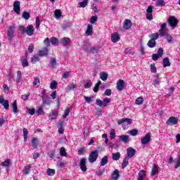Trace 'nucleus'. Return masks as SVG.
Wrapping results in <instances>:
<instances>
[{
  "label": "nucleus",
  "instance_id": "60",
  "mask_svg": "<svg viewBox=\"0 0 180 180\" xmlns=\"http://www.w3.org/2000/svg\"><path fill=\"white\" fill-rule=\"evenodd\" d=\"M129 134L131 136H137V134H139V130L133 129L129 131Z\"/></svg>",
  "mask_w": 180,
  "mask_h": 180
},
{
  "label": "nucleus",
  "instance_id": "6",
  "mask_svg": "<svg viewBox=\"0 0 180 180\" xmlns=\"http://www.w3.org/2000/svg\"><path fill=\"white\" fill-rule=\"evenodd\" d=\"M149 141H151V134L150 132L147 133L143 139H141V144L145 146L148 143Z\"/></svg>",
  "mask_w": 180,
  "mask_h": 180
},
{
  "label": "nucleus",
  "instance_id": "28",
  "mask_svg": "<svg viewBox=\"0 0 180 180\" xmlns=\"http://www.w3.org/2000/svg\"><path fill=\"white\" fill-rule=\"evenodd\" d=\"M129 135H121L120 136V141H122V143H124L125 144L127 143H129Z\"/></svg>",
  "mask_w": 180,
  "mask_h": 180
},
{
  "label": "nucleus",
  "instance_id": "36",
  "mask_svg": "<svg viewBox=\"0 0 180 180\" xmlns=\"http://www.w3.org/2000/svg\"><path fill=\"white\" fill-rule=\"evenodd\" d=\"M33 85L34 86H40V77L38 76L35 77L33 82Z\"/></svg>",
  "mask_w": 180,
  "mask_h": 180
},
{
  "label": "nucleus",
  "instance_id": "53",
  "mask_svg": "<svg viewBox=\"0 0 180 180\" xmlns=\"http://www.w3.org/2000/svg\"><path fill=\"white\" fill-rule=\"evenodd\" d=\"M61 11L59 9L55 10V18H56V19H60V18H61Z\"/></svg>",
  "mask_w": 180,
  "mask_h": 180
},
{
  "label": "nucleus",
  "instance_id": "32",
  "mask_svg": "<svg viewBox=\"0 0 180 180\" xmlns=\"http://www.w3.org/2000/svg\"><path fill=\"white\" fill-rule=\"evenodd\" d=\"M98 51H99L98 46H92L90 48L91 54H98Z\"/></svg>",
  "mask_w": 180,
  "mask_h": 180
},
{
  "label": "nucleus",
  "instance_id": "22",
  "mask_svg": "<svg viewBox=\"0 0 180 180\" xmlns=\"http://www.w3.org/2000/svg\"><path fill=\"white\" fill-rule=\"evenodd\" d=\"M108 162H109V157L108 155L103 157L100 162L101 167H105V165H106V164H108Z\"/></svg>",
  "mask_w": 180,
  "mask_h": 180
},
{
  "label": "nucleus",
  "instance_id": "42",
  "mask_svg": "<svg viewBox=\"0 0 180 180\" xmlns=\"http://www.w3.org/2000/svg\"><path fill=\"white\" fill-rule=\"evenodd\" d=\"M56 174V170L54 169H50L49 168L46 171V174L49 176H53Z\"/></svg>",
  "mask_w": 180,
  "mask_h": 180
},
{
  "label": "nucleus",
  "instance_id": "18",
  "mask_svg": "<svg viewBox=\"0 0 180 180\" xmlns=\"http://www.w3.org/2000/svg\"><path fill=\"white\" fill-rule=\"evenodd\" d=\"M112 179L113 180H117L119 179V177L120 176V171L119 169H115L111 174Z\"/></svg>",
  "mask_w": 180,
  "mask_h": 180
},
{
  "label": "nucleus",
  "instance_id": "7",
  "mask_svg": "<svg viewBox=\"0 0 180 180\" xmlns=\"http://www.w3.org/2000/svg\"><path fill=\"white\" fill-rule=\"evenodd\" d=\"M13 11L15 13H17V15H19L20 13V1H15L13 4Z\"/></svg>",
  "mask_w": 180,
  "mask_h": 180
},
{
  "label": "nucleus",
  "instance_id": "27",
  "mask_svg": "<svg viewBox=\"0 0 180 180\" xmlns=\"http://www.w3.org/2000/svg\"><path fill=\"white\" fill-rule=\"evenodd\" d=\"M11 107L13 108V112H14L15 114L19 112V110H18V102H16V101H13L12 102Z\"/></svg>",
  "mask_w": 180,
  "mask_h": 180
},
{
  "label": "nucleus",
  "instance_id": "26",
  "mask_svg": "<svg viewBox=\"0 0 180 180\" xmlns=\"http://www.w3.org/2000/svg\"><path fill=\"white\" fill-rule=\"evenodd\" d=\"M162 65L163 67H171V62H169V58L166 57L163 59L162 61Z\"/></svg>",
  "mask_w": 180,
  "mask_h": 180
},
{
  "label": "nucleus",
  "instance_id": "20",
  "mask_svg": "<svg viewBox=\"0 0 180 180\" xmlns=\"http://www.w3.org/2000/svg\"><path fill=\"white\" fill-rule=\"evenodd\" d=\"M6 77L11 84L15 82V75H13L12 72H8L7 75H6Z\"/></svg>",
  "mask_w": 180,
  "mask_h": 180
},
{
  "label": "nucleus",
  "instance_id": "44",
  "mask_svg": "<svg viewBox=\"0 0 180 180\" xmlns=\"http://www.w3.org/2000/svg\"><path fill=\"white\" fill-rule=\"evenodd\" d=\"M39 61H40V58L36 55L31 58L32 64H36V63H39Z\"/></svg>",
  "mask_w": 180,
  "mask_h": 180
},
{
  "label": "nucleus",
  "instance_id": "37",
  "mask_svg": "<svg viewBox=\"0 0 180 180\" xmlns=\"http://www.w3.org/2000/svg\"><path fill=\"white\" fill-rule=\"evenodd\" d=\"M129 165V158H124L122 164V169H124L126 167Z\"/></svg>",
  "mask_w": 180,
  "mask_h": 180
},
{
  "label": "nucleus",
  "instance_id": "33",
  "mask_svg": "<svg viewBox=\"0 0 180 180\" xmlns=\"http://www.w3.org/2000/svg\"><path fill=\"white\" fill-rule=\"evenodd\" d=\"M22 134L24 137V141L26 143V141H27V134H29V131H27V128L22 129Z\"/></svg>",
  "mask_w": 180,
  "mask_h": 180
},
{
  "label": "nucleus",
  "instance_id": "16",
  "mask_svg": "<svg viewBox=\"0 0 180 180\" xmlns=\"http://www.w3.org/2000/svg\"><path fill=\"white\" fill-rule=\"evenodd\" d=\"M127 154L128 158H132L133 155L136 154V150H134V148L129 147L127 149Z\"/></svg>",
  "mask_w": 180,
  "mask_h": 180
},
{
  "label": "nucleus",
  "instance_id": "51",
  "mask_svg": "<svg viewBox=\"0 0 180 180\" xmlns=\"http://www.w3.org/2000/svg\"><path fill=\"white\" fill-rule=\"evenodd\" d=\"M150 72L153 74H157V68L155 67V63H153L150 65Z\"/></svg>",
  "mask_w": 180,
  "mask_h": 180
},
{
  "label": "nucleus",
  "instance_id": "55",
  "mask_svg": "<svg viewBox=\"0 0 180 180\" xmlns=\"http://www.w3.org/2000/svg\"><path fill=\"white\" fill-rule=\"evenodd\" d=\"M56 64H57V60L56 59V58H52L51 59V65L52 68H56Z\"/></svg>",
  "mask_w": 180,
  "mask_h": 180
},
{
  "label": "nucleus",
  "instance_id": "9",
  "mask_svg": "<svg viewBox=\"0 0 180 180\" xmlns=\"http://www.w3.org/2000/svg\"><path fill=\"white\" fill-rule=\"evenodd\" d=\"M25 33L27 36H33L34 34V27L32 25H29L25 30Z\"/></svg>",
  "mask_w": 180,
  "mask_h": 180
},
{
  "label": "nucleus",
  "instance_id": "63",
  "mask_svg": "<svg viewBox=\"0 0 180 180\" xmlns=\"http://www.w3.org/2000/svg\"><path fill=\"white\" fill-rule=\"evenodd\" d=\"M70 108H66L65 110V111H64V114H63V117H67L68 116H69L70 115Z\"/></svg>",
  "mask_w": 180,
  "mask_h": 180
},
{
  "label": "nucleus",
  "instance_id": "40",
  "mask_svg": "<svg viewBox=\"0 0 180 180\" xmlns=\"http://www.w3.org/2000/svg\"><path fill=\"white\" fill-rule=\"evenodd\" d=\"M112 158L114 161L119 160L120 159V153H112Z\"/></svg>",
  "mask_w": 180,
  "mask_h": 180
},
{
  "label": "nucleus",
  "instance_id": "43",
  "mask_svg": "<svg viewBox=\"0 0 180 180\" xmlns=\"http://www.w3.org/2000/svg\"><path fill=\"white\" fill-rule=\"evenodd\" d=\"M100 78L102 81H106L108 79V73L105 72L100 73Z\"/></svg>",
  "mask_w": 180,
  "mask_h": 180
},
{
  "label": "nucleus",
  "instance_id": "14",
  "mask_svg": "<svg viewBox=\"0 0 180 180\" xmlns=\"http://www.w3.org/2000/svg\"><path fill=\"white\" fill-rule=\"evenodd\" d=\"M167 30V23H163L160 25V29L159 30V33L160 34L161 37H164L165 36V32Z\"/></svg>",
  "mask_w": 180,
  "mask_h": 180
},
{
  "label": "nucleus",
  "instance_id": "25",
  "mask_svg": "<svg viewBox=\"0 0 180 180\" xmlns=\"http://www.w3.org/2000/svg\"><path fill=\"white\" fill-rule=\"evenodd\" d=\"M93 29H94V27L92 26V25L89 24L87 25V30L86 31V34H87V36H92Z\"/></svg>",
  "mask_w": 180,
  "mask_h": 180
},
{
  "label": "nucleus",
  "instance_id": "64",
  "mask_svg": "<svg viewBox=\"0 0 180 180\" xmlns=\"http://www.w3.org/2000/svg\"><path fill=\"white\" fill-rule=\"evenodd\" d=\"M179 167H180V156L178 157L177 162L174 165V168H176V169L179 168Z\"/></svg>",
  "mask_w": 180,
  "mask_h": 180
},
{
  "label": "nucleus",
  "instance_id": "61",
  "mask_svg": "<svg viewBox=\"0 0 180 180\" xmlns=\"http://www.w3.org/2000/svg\"><path fill=\"white\" fill-rule=\"evenodd\" d=\"M19 30L21 32L22 34H25V33H26V27H25V25H20Z\"/></svg>",
  "mask_w": 180,
  "mask_h": 180
},
{
  "label": "nucleus",
  "instance_id": "11",
  "mask_svg": "<svg viewBox=\"0 0 180 180\" xmlns=\"http://www.w3.org/2000/svg\"><path fill=\"white\" fill-rule=\"evenodd\" d=\"M122 26L124 29H125V30H129V29H131L132 26L131 20L129 19H125L123 22Z\"/></svg>",
  "mask_w": 180,
  "mask_h": 180
},
{
  "label": "nucleus",
  "instance_id": "13",
  "mask_svg": "<svg viewBox=\"0 0 180 180\" xmlns=\"http://www.w3.org/2000/svg\"><path fill=\"white\" fill-rule=\"evenodd\" d=\"M38 56L39 57H44L46 56H49V49L48 47H44L42 50H39L38 53Z\"/></svg>",
  "mask_w": 180,
  "mask_h": 180
},
{
  "label": "nucleus",
  "instance_id": "2",
  "mask_svg": "<svg viewBox=\"0 0 180 180\" xmlns=\"http://www.w3.org/2000/svg\"><path fill=\"white\" fill-rule=\"evenodd\" d=\"M44 43L46 44V47H50V43H51L53 46H58V39L56 37H52L51 39L46 38Z\"/></svg>",
  "mask_w": 180,
  "mask_h": 180
},
{
  "label": "nucleus",
  "instance_id": "24",
  "mask_svg": "<svg viewBox=\"0 0 180 180\" xmlns=\"http://www.w3.org/2000/svg\"><path fill=\"white\" fill-rule=\"evenodd\" d=\"M43 103L46 106H49V105H51V100H50V97L49 96H46V97L42 98Z\"/></svg>",
  "mask_w": 180,
  "mask_h": 180
},
{
  "label": "nucleus",
  "instance_id": "57",
  "mask_svg": "<svg viewBox=\"0 0 180 180\" xmlns=\"http://www.w3.org/2000/svg\"><path fill=\"white\" fill-rule=\"evenodd\" d=\"M86 150V148H80L78 151H77V153H78V155H84V154H85V150Z\"/></svg>",
  "mask_w": 180,
  "mask_h": 180
},
{
  "label": "nucleus",
  "instance_id": "17",
  "mask_svg": "<svg viewBox=\"0 0 180 180\" xmlns=\"http://www.w3.org/2000/svg\"><path fill=\"white\" fill-rule=\"evenodd\" d=\"M57 116H58V111L57 110H53L49 115V120H56Z\"/></svg>",
  "mask_w": 180,
  "mask_h": 180
},
{
  "label": "nucleus",
  "instance_id": "30",
  "mask_svg": "<svg viewBox=\"0 0 180 180\" xmlns=\"http://www.w3.org/2000/svg\"><path fill=\"white\" fill-rule=\"evenodd\" d=\"M75 88H77V84H70L65 88V91L66 92H71V91H74Z\"/></svg>",
  "mask_w": 180,
  "mask_h": 180
},
{
  "label": "nucleus",
  "instance_id": "48",
  "mask_svg": "<svg viewBox=\"0 0 180 180\" xmlns=\"http://www.w3.org/2000/svg\"><path fill=\"white\" fill-rule=\"evenodd\" d=\"M57 82L56 80H53L52 82H51L50 84V89H56L57 88Z\"/></svg>",
  "mask_w": 180,
  "mask_h": 180
},
{
  "label": "nucleus",
  "instance_id": "3",
  "mask_svg": "<svg viewBox=\"0 0 180 180\" xmlns=\"http://www.w3.org/2000/svg\"><path fill=\"white\" fill-rule=\"evenodd\" d=\"M98 157H99V152L98 150L91 151L89 155V162L91 164L95 162L98 160Z\"/></svg>",
  "mask_w": 180,
  "mask_h": 180
},
{
  "label": "nucleus",
  "instance_id": "50",
  "mask_svg": "<svg viewBox=\"0 0 180 180\" xmlns=\"http://www.w3.org/2000/svg\"><path fill=\"white\" fill-rule=\"evenodd\" d=\"M110 101H111L110 98H105L103 100V106H104V107L108 106V103H110Z\"/></svg>",
  "mask_w": 180,
  "mask_h": 180
},
{
  "label": "nucleus",
  "instance_id": "58",
  "mask_svg": "<svg viewBox=\"0 0 180 180\" xmlns=\"http://www.w3.org/2000/svg\"><path fill=\"white\" fill-rule=\"evenodd\" d=\"M79 5L80 8H85V6H86V5H88V0H84L82 2H79Z\"/></svg>",
  "mask_w": 180,
  "mask_h": 180
},
{
  "label": "nucleus",
  "instance_id": "1",
  "mask_svg": "<svg viewBox=\"0 0 180 180\" xmlns=\"http://www.w3.org/2000/svg\"><path fill=\"white\" fill-rule=\"evenodd\" d=\"M15 29H16V27L15 26V24H13L8 27L7 39L8 40H12L13 39V37H15Z\"/></svg>",
  "mask_w": 180,
  "mask_h": 180
},
{
  "label": "nucleus",
  "instance_id": "56",
  "mask_svg": "<svg viewBox=\"0 0 180 180\" xmlns=\"http://www.w3.org/2000/svg\"><path fill=\"white\" fill-rule=\"evenodd\" d=\"M115 137H116V132L115 131V129H112L110 133V140H115Z\"/></svg>",
  "mask_w": 180,
  "mask_h": 180
},
{
  "label": "nucleus",
  "instance_id": "23",
  "mask_svg": "<svg viewBox=\"0 0 180 180\" xmlns=\"http://www.w3.org/2000/svg\"><path fill=\"white\" fill-rule=\"evenodd\" d=\"M158 174V165H154L152 169L150 175L151 176H154L155 175H157Z\"/></svg>",
  "mask_w": 180,
  "mask_h": 180
},
{
  "label": "nucleus",
  "instance_id": "31",
  "mask_svg": "<svg viewBox=\"0 0 180 180\" xmlns=\"http://www.w3.org/2000/svg\"><path fill=\"white\" fill-rule=\"evenodd\" d=\"M1 167H6V168H9V167H11V159H6L5 161L2 162Z\"/></svg>",
  "mask_w": 180,
  "mask_h": 180
},
{
  "label": "nucleus",
  "instance_id": "12",
  "mask_svg": "<svg viewBox=\"0 0 180 180\" xmlns=\"http://www.w3.org/2000/svg\"><path fill=\"white\" fill-rule=\"evenodd\" d=\"M166 123L167 124L174 126L178 124V119L175 117H170Z\"/></svg>",
  "mask_w": 180,
  "mask_h": 180
},
{
  "label": "nucleus",
  "instance_id": "54",
  "mask_svg": "<svg viewBox=\"0 0 180 180\" xmlns=\"http://www.w3.org/2000/svg\"><path fill=\"white\" fill-rule=\"evenodd\" d=\"M60 155L62 157H67V152L65 151V148H64V147L60 148Z\"/></svg>",
  "mask_w": 180,
  "mask_h": 180
},
{
  "label": "nucleus",
  "instance_id": "46",
  "mask_svg": "<svg viewBox=\"0 0 180 180\" xmlns=\"http://www.w3.org/2000/svg\"><path fill=\"white\" fill-rule=\"evenodd\" d=\"M143 102H144V98H143V97H139L135 101L136 105H142Z\"/></svg>",
  "mask_w": 180,
  "mask_h": 180
},
{
  "label": "nucleus",
  "instance_id": "10",
  "mask_svg": "<svg viewBox=\"0 0 180 180\" xmlns=\"http://www.w3.org/2000/svg\"><path fill=\"white\" fill-rule=\"evenodd\" d=\"M122 123H126L127 125L131 124V123H133V120L131 118H122L117 121V124L119 125L122 124Z\"/></svg>",
  "mask_w": 180,
  "mask_h": 180
},
{
  "label": "nucleus",
  "instance_id": "19",
  "mask_svg": "<svg viewBox=\"0 0 180 180\" xmlns=\"http://www.w3.org/2000/svg\"><path fill=\"white\" fill-rule=\"evenodd\" d=\"M119 40H120V37H119V34H117V32L111 35V41H112V43H117Z\"/></svg>",
  "mask_w": 180,
  "mask_h": 180
},
{
  "label": "nucleus",
  "instance_id": "5",
  "mask_svg": "<svg viewBox=\"0 0 180 180\" xmlns=\"http://www.w3.org/2000/svg\"><path fill=\"white\" fill-rule=\"evenodd\" d=\"M168 23L172 27H175L178 25V19L174 16H170L168 18Z\"/></svg>",
  "mask_w": 180,
  "mask_h": 180
},
{
  "label": "nucleus",
  "instance_id": "39",
  "mask_svg": "<svg viewBox=\"0 0 180 180\" xmlns=\"http://www.w3.org/2000/svg\"><path fill=\"white\" fill-rule=\"evenodd\" d=\"M160 84H161V82H160V77L156 76L153 79V85L154 86H160Z\"/></svg>",
  "mask_w": 180,
  "mask_h": 180
},
{
  "label": "nucleus",
  "instance_id": "59",
  "mask_svg": "<svg viewBox=\"0 0 180 180\" xmlns=\"http://www.w3.org/2000/svg\"><path fill=\"white\" fill-rule=\"evenodd\" d=\"M165 36H166L168 43H174V41H172V36L171 34H167Z\"/></svg>",
  "mask_w": 180,
  "mask_h": 180
},
{
  "label": "nucleus",
  "instance_id": "34",
  "mask_svg": "<svg viewBox=\"0 0 180 180\" xmlns=\"http://www.w3.org/2000/svg\"><path fill=\"white\" fill-rule=\"evenodd\" d=\"M102 84V82H101V80H99L94 86V92H95L96 94L98 93V91H99V86H101V85Z\"/></svg>",
  "mask_w": 180,
  "mask_h": 180
},
{
  "label": "nucleus",
  "instance_id": "45",
  "mask_svg": "<svg viewBox=\"0 0 180 180\" xmlns=\"http://www.w3.org/2000/svg\"><path fill=\"white\" fill-rule=\"evenodd\" d=\"M160 36H161L160 33H153L151 34L150 40L155 41V40L158 39V37H160Z\"/></svg>",
  "mask_w": 180,
  "mask_h": 180
},
{
  "label": "nucleus",
  "instance_id": "4",
  "mask_svg": "<svg viewBox=\"0 0 180 180\" xmlns=\"http://www.w3.org/2000/svg\"><path fill=\"white\" fill-rule=\"evenodd\" d=\"M80 169L82 172H86L88 168L86 167V158H82L79 162Z\"/></svg>",
  "mask_w": 180,
  "mask_h": 180
},
{
  "label": "nucleus",
  "instance_id": "41",
  "mask_svg": "<svg viewBox=\"0 0 180 180\" xmlns=\"http://www.w3.org/2000/svg\"><path fill=\"white\" fill-rule=\"evenodd\" d=\"M156 44L157 42H155V41H153V39H150L148 42V46L150 49H153V47H155Z\"/></svg>",
  "mask_w": 180,
  "mask_h": 180
},
{
  "label": "nucleus",
  "instance_id": "62",
  "mask_svg": "<svg viewBox=\"0 0 180 180\" xmlns=\"http://www.w3.org/2000/svg\"><path fill=\"white\" fill-rule=\"evenodd\" d=\"M98 20V16L94 15V16H91V18H90V23H91V25H94V23H95V22H96Z\"/></svg>",
  "mask_w": 180,
  "mask_h": 180
},
{
  "label": "nucleus",
  "instance_id": "8",
  "mask_svg": "<svg viewBox=\"0 0 180 180\" xmlns=\"http://www.w3.org/2000/svg\"><path fill=\"white\" fill-rule=\"evenodd\" d=\"M39 143H40V141H39V139L37 138H32L31 139V147L33 148L34 150H36V148H38L39 147Z\"/></svg>",
  "mask_w": 180,
  "mask_h": 180
},
{
  "label": "nucleus",
  "instance_id": "35",
  "mask_svg": "<svg viewBox=\"0 0 180 180\" xmlns=\"http://www.w3.org/2000/svg\"><path fill=\"white\" fill-rule=\"evenodd\" d=\"M36 113L38 116H41V115H44V110H43V105H39L38 109L36 111Z\"/></svg>",
  "mask_w": 180,
  "mask_h": 180
},
{
  "label": "nucleus",
  "instance_id": "21",
  "mask_svg": "<svg viewBox=\"0 0 180 180\" xmlns=\"http://www.w3.org/2000/svg\"><path fill=\"white\" fill-rule=\"evenodd\" d=\"M60 43L63 46H68L71 43V39L70 38L64 37L60 39Z\"/></svg>",
  "mask_w": 180,
  "mask_h": 180
},
{
  "label": "nucleus",
  "instance_id": "15",
  "mask_svg": "<svg viewBox=\"0 0 180 180\" xmlns=\"http://www.w3.org/2000/svg\"><path fill=\"white\" fill-rule=\"evenodd\" d=\"M117 89L120 92L122 91V89H124V82L122 79H119L117 82Z\"/></svg>",
  "mask_w": 180,
  "mask_h": 180
},
{
  "label": "nucleus",
  "instance_id": "29",
  "mask_svg": "<svg viewBox=\"0 0 180 180\" xmlns=\"http://www.w3.org/2000/svg\"><path fill=\"white\" fill-rule=\"evenodd\" d=\"M144 178H146V170L142 169L139 173V178L137 180H144Z\"/></svg>",
  "mask_w": 180,
  "mask_h": 180
},
{
  "label": "nucleus",
  "instance_id": "49",
  "mask_svg": "<svg viewBox=\"0 0 180 180\" xmlns=\"http://www.w3.org/2000/svg\"><path fill=\"white\" fill-rule=\"evenodd\" d=\"M22 18H23V19H25V20L30 19V13L27 11L23 12Z\"/></svg>",
  "mask_w": 180,
  "mask_h": 180
},
{
  "label": "nucleus",
  "instance_id": "38",
  "mask_svg": "<svg viewBox=\"0 0 180 180\" xmlns=\"http://www.w3.org/2000/svg\"><path fill=\"white\" fill-rule=\"evenodd\" d=\"M20 79H22V72H20V70H18L15 82H17V84H19V82H20Z\"/></svg>",
  "mask_w": 180,
  "mask_h": 180
},
{
  "label": "nucleus",
  "instance_id": "52",
  "mask_svg": "<svg viewBox=\"0 0 180 180\" xmlns=\"http://www.w3.org/2000/svg\"><path fill=\"white\" fill-rule=\"evenodd\" d=\"M155 5L156 6H165V1L164 0H158Z\"/></svg>",
  "mask_w": 180,
  "mask_h": 180
},
{
  "label": "nucleus",
  "instance_id": "47",
  "mask_svg": "<svg viewBox=\"0 0 180 180\" xmlns=\"http://www.w3.org/2000/svg\"><path fill=\"white\" fill-rule=\"evenodd\" d=\"M1 105H2V106H4V109H6V110H8L9 109V101L6 100V101H3Z\"/></svg>",
  "mask_w": 180,
  "mask_h": 180
}]
</instances>
